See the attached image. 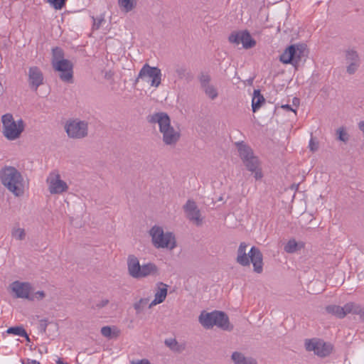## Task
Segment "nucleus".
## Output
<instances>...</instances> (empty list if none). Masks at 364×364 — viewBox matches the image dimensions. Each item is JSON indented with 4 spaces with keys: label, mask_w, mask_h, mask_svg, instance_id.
Wrapping results in <instances>:
<instances>
[{
    "label": "nucleus",
    "mask_w": 364,
    "mask_h": 364,
    "mask_svg": "<svg viewBox=\"0 0 364 364\" xmlns=\"http://www.w3.org/2000/svg\"><path fill=\"white\" fill-rule=\"evenodd\" d=\"M149 299L144 298L139 299L137 302L134 304V308L136 311V313H140L149 304Z\"/></svg>",
    "instance_id": "obj_34"
},
{
    "label": "nucleus",
    "mask_w": 364,
    "mask_h": 364,
    "mask_svg": "<svg viewBox=\"0 0 364 364\" xmlns=\"http://www.w3.org/2000/svg\"><path fill=\"white\" fill-rule=\"evenodd\" d=\"M3 92H4V87H3L2 84L0 82V95L3 93Z\"/></svg>",
    "instance_id": "obj_46"
},
{
    "label": "nucleus",
    "mask_w": 364,
    "mask_h": 364,
    "mask_svg": "<svg viewBox=\"0 0 364 364\" xmlns=\"http://www.w3.org/2000/svg\"><path fill=\"white\" fill-rule=\"evenodd\" d=\"M231 359L234 364H257L255 358L246 357L243 353L238 351L232 353Z\"/></svg>",
    "instance_id": "obj_24"
},
{
    "label": "nucleus",
    "mask_w": 364,
    "mask_h": 364,
    "mask_svg": "<svg viewBox=\"0 0 364 364\" xmlns=\"http://www.w3.org/2000/svg\"><path fill=\"white\" fill-rule=\"evenodd\" d=\"M282 108L285 109V110H287V111L295 112V110L293 109L289 105H284L282 106Z\"/></svg>",
    "instance_id": "obj_45"
},
{
    "label": "nucleus",
    "mask_w": 364,
    "mask_h": 364,
    "mask_svg": "<svg viewBox=\"0 0 364 364\" xmlns=\"http://www.w3.org/2000/svg\"><path fill=\"white\" fill-rule=\"evenodd\" d=\"M242 162L247 169L254 173V177L256 180L261 179L263 177L260 163L257 156L254 155Z\"/></svg>",
    "instance_id": "obj_19"
},
{
    "label": "nucleus",
    "mask_w": 364,
    "mask_h": 364,
    "mask_svg": "<svg viewBox=\"0 0 364 364\" xmlns=\"http://www.w3.org/2000/svg\"><path fill=\"white\" fill-rule=\"evenodd\" d=\"M131 364H151L149 360L144 358L141 360H133L131 361Z\"/></svg>",
    "instance_id": "obj_44"
},
{
    "label": "nucleus",
    "mask_w": 364,
    "mask_h": 364,
    "mask_svg": "<svg viewBox=\"0 0 364 364\" xmlns=\"http://www.w3.org/2000/svg\"><path fill=\"white\" fill-rule=\"evenodd\" d=\"M101 333L103 336L106 337V338H111L112 337V328L111 327L107 326H103L102 328H101Z\"/></svg>",
    "instance_id": "obj_41"
},
{
    "label": "nucleus",
    "mask_w": 364,
    "mask_h": 364,
    "mask_svg": "<svg viewBox=\"0 0 364 364\" xmlns=\"http://www.w3.org/2000/svg\"><path fill=\"white\" fill-rule=\"evenodd\" d=\"M215 318V326L225 331L232 329L233 327L230 324L228 316L224 312L216 311Z\"/></svg>",
    "instance_id": "obj_23"
},
{
    "label": "nucleus",
    "mask_w": 364,
    "mask_h": 364,
    "mask_svg": "<svg viewBox=\"0 0 364 364\" xmlns=\"http://www.w3.org/2000/svg\"><path fill=\"white\" fill-rule=\"evenodd\" d=\"M64 58V52L63 50L58 47H55L52 50V65H53V63H56L57 61L65 60Z\"/></svg>",
    "instance_id": "obj_31"
},
{
    "label": "nucleus",
    "mask_w": 364,
    "mask_h": 364,
    "mask_svg": "<svg viewBox=\"0 0 364 364\" xmlns=\"http://www.w3.org/2000/svg\"><path fill=\"white\" fill-rule=\"evenodd\" d=\"M46 297V293L43 291H38L33 294L31 293L29 301H41Z\"/></svg>",
    "instance_id": "obj_36"
},
{
    "label": "nucleus",
    "mask_w": 364,
    "mask_h": 364,
    "mask_svg": "<svg viewBox=\"0 0 364 364\" xmlns=\"http://www.w3.org/2000/svg\"><path fill=\"white\" fill-rule=\"evenodd\" d=\"M109 303V300L108 299L102 298V299L98 300L97 301H96L94 308L100 309H102V308L106 306Z\"/></svg>",
    "instance_id": "obj_39"
},
{
    "label": "nucleus",
    "mask_w": 364,
    "mask_h": 364,
    "mask_svg": "<svg viewBox=\"0 0 364 364\" xmlns=\"http://www.w3.org/2000/svg\"><path fill=\"white\" fill-rule=\"evenodd\" d=\"M151 242L156 248L173 250L176 246L175 236L170 232H164L161 227L154 225L149 230Z\"/></svg>",
    "instance_id": "obj_6"
},
{
    "label": "nucleus",
    "mask_w": 364,
    "mask_h": 364,
    "mask_svg": "<svg viewBox=\"0 0 364 364\" xmlns=\"http://www.w3.org/2000/svg\"><path fill=\"white\" fill-rule=\"evenodd\" d=\"M2 134L9 141L19 139L25 129V122L22 119L15 120L13 115L6 113L1 116Z\"/></svg>",
    "instance_id": "obj_5"
},
{
    "label": "nucleus",
    "mask_w": 364,
    "mask_h": 364,
    "mask_svg": "<svg viewBox=\"0 0 364 364\" xmlns=\"http://www.w3.org/2000/svg\"><path fill=\"white\" fill-rule=\"evenodd\" d=\"M156 286L157 289L154 294V299L149 304V308L162 303L167 296L168 286L166 284L163 282H159L157 283Z\"/></svg>",
    "instance_id": "obj_21"
},
{
    "label": "nucleus",
    "mask_w": 364,
    "mask_h": 364,
    "mask_svg": "<svg viewBox=\"0 0 364 364\" xmlns=\"http://www.w3.org/2000/svg\"><path fill=\"white\" fill-rule=\"evenodd\" d=\"M176 74L178 78L182 79L186 76V69L184 67H178L176 69Z\"/></svg>",
    "instance_id": "obj_42"
},
{
    "label": "nucleus",
    "mask_w": 364,
    "mask_h": 364,
    "mask_svg": "<svg viewBox=\"0 0 364 364\" xmlns=\"http://www.w3.org/2000/svg\"><path fill=\"white\" fill-rule=\"evenodd\" d=\"M247 244L242 242L240 244L237 251L236 262L243 266L253 265L254 272L261 274L263 271V255L259 248L252 247L247 253Z\"/></svg>",
    "instance_id": "obj_3"
},
{
    "label": "nucleus",
    "mask_w": 364,
    "mask_h": 364,
    "mask_svg": "<svg viewBox=\"0 0 364 364\" xmlns=\"http://www.w3.org/2000/svg\"><path fill=\"white\" fill-rule=\"evenodd\" d=\"M229 41L237 46L241 43L242 47L246 49L251 48L256 44L255 41L247 31L231 33L229 36Z\"/></svg>",
    "instance_id": "obj_13"
},
{
    "label": "nucleus",
    "mask_w": 364,
    "mask_h": 364,
    "mask_svg": "<svg viewBox=\"0 0 364 364\" xmlns=\"http://www.w3.org/2000/svg\"><path fill=\"white\" fill-rule=\"evenodd\" d=\"M48 324L47 319H41L39 321L38 330L41 333H46L47 326Z\"/></svg>",
    "instance_id": "obj_43"
},
{
    "label": "nucleus",
    "mask_w": 364,
    "mask_h": 364,
    "mask_svg": "<svg viewBox=\"0 0 364 364\" xmlns=\"http://www.w3.org/2000/svg\"><path fill=\"white\" fill-rule=\"evenodd\" d=\"M349 314L358 315L362 320H364V307L358 304L350 302Z\"/></svg>",
    "instance_id": "obj_30"
},
{
    "label": "nucleus",
    "mask_w": 364,
    "mask_h": 364,
    "mask_svg": "<svg viewBox=\"0 0 364 364\" xmlns=\"http://www.w3.org/2000/svg\"><path fill=\"white\" fill-rule=\"evenodd\" d=\"M1 184L16 197L25 193L26 181L21 172L12 166H4L0 170Z\"/></svg>",
    "instance_id": "obj_1"
},
{
    "label": "nucleus",
    "mask_w": 364,
    "mask_h": 364,
    "mask_svg": "<svg viewBox=\"0 0 364 364\" xmlns=\"http://www.w3.org/2000/svg\"><path fill=\"white\" fill-rule=\"evenodd\" d=\"M198 80L206 96L213 100L216 99L218 96V92L217 88L210 82V75L206 73H202L198 76Z\"/></svg>",
    "instance_id": "obj_17"
},
{
    "label": "nucleus",
    "mask_w": 364,
    "mask_h": 364,
    "mask_svg": "<svg viewBox=\"0 0 364 364\" xmlns=\"http://www.w3.org/2000/svg\"><path fill=\"white\" fill-rule=\"evenodd\" d=\"M306 46L303 43L288 46L279 56V60L284 64H291L297 68L306 55Z\"/></svg>",
    "instance_id": "obj_7"
},
{
    "label": "nucleus",
    "mask_w": 364,
    "mask_h": 364,
    "mask_svg": "<svg viewBox=\"0 0 364 364\" xmlns=\"http://www.w3.org/2000/svg\"><path fill=\"white\" fill-rule=\"evenodd\" d=\"M55 9H61L67 0H48Z\"/></svg>",
    "instance_id": "obj_37"
},
{
    "label": "nucleus",
    "mask_w": 364,
    "mask_h": 364,
    "mask_svg": "<svg viewBox=\"0 0 364 364\" xmlns=\"http://www.w3.org/2000/svg\"><path fill=\"white\" fill-rule=\"evenodd\" d=\"M127 269L129 274L134 279L156 277L159 274V269L154 263L147 262L141 265L138 258L133 255L128 256Z\"/></svg>",
    "instance_id": "obj_4"
},
{
    "label": "nucleus",
    "mask_w": 364,
    "mask_h": 364,
    "mask_svg": "<svg viewBox=\"0 0 364 364\" xmlns=\"http://www.w3.org/2000/svg\"><path fill=\"white\" fill-rule=\"evenodd\" d=\"M216 311L212 312L202 311L198 317L200 323L206 329L212 328L215 324Z\"/></svg>",
    "instance_id": "obj_22"
},
{
    "label": "nucleus",
    "mask_w": 364,
    "mask_h": 364,
    "mask_svg": "<svg viewBox=\"0 0 364 364\" xmlns=\"http://www.w3.org/2000/svg\"><path fill=\"white\" fill-rule=\"evenodd\" d=\"M183 208L186 218L190 221H192L196 225H200L202 224L203 220L200 215V211L193 200H188Z\"/></svg>",
    "instance_id": "obj_15"
},
{
    "label": "nucleus",
    "mask_w": 364,
    "mask_h": 364,
    "mask_svg": "<svg viewBox=\"0 0 364 364\" xmlns=\"http://www.w3.org/2000/svg\"><path fill=\"white\" fill-rule=\"evenodd\" d=\"M10 288L16 298L28 300L32 291V285L29 282L15 281L11 284Z\"/></svg>",
    "instance_id": "obj_18"
},
{
    "label": "nucleus",
    "mask_w": 364,
    "mask_h": 364,
    "mask_svg": "<svg viewBox=\"0 0 364 364\" xmlns=\"http://www.w3.org/2000/svg\"><path fill=\"white\" fill-rule=\"evenodd\" d=\"M121 11L129 13L134 9L137 5V0H117Z\"/></svg>",
    "instance_id": "obj_28"
},
{
    "label": "nucleus",
    "mask_w": 364,
    "mask_h": 364,
    "mask_svg": "<svg viewBox=\"0 0 364 364\" xmlns=\"http://www.w3.org/2000/svg\"><path fill=\"white\" fill-rule=\"evenodd\" d=\"M349 306L350 302L346 303L343 306L331 304L325 307V311L327 314L338 318H343L347 314H349Z\"/></svg>",
    "instance_id": "obj_20"
},
{
    "label": "nucleus",
    "mask_w": 364,
    "mask_h": 364,
    "mask_svg": "<svg viewBox=\"0 0 364 364\" xmlns=\"http://www.w3.org/2000/svg\"><path fill=\"white\" fill-rule=\"evenodd\" d=\"M29 87L34 91L43 84L44 76L41 69L37 66H31L26 73Z\"/></svg>",
    "instance_id": "obj_14"
},
{
    "label": "nucleus",
    "mask_w": 364,
    "mask_h": 364,
    "mask_svg": "<svg viewBox=\"0 0 364 364\" xmlns=\"http://www.w3.org/2000/svg\"><path fill=\"white\" fill-rule=\"evenodd\" d=\"M53 68L60 73V80L65 82H72L73 78V64L69 60L53 63Z\"/></svg>",
    "instance_id": "obj_12"
},
{
    "label": "nucleus",
    "mask_w": 364,
    "mask_h": 364,
    "mask_svg": "<svg viewBox=\"0 0 364 364\" xmlns=\"http://www.w3.org/2000/svg\"><path fill=\"white\" fill-rule=\"evenodd\" d=\"M151 123H157L166 145L174 146L178 141L181 134L171 125V119L165 112H157L150 116Z\"/></svg>",
    "instance_id": "obj_2"
},
{
    "label": "nucleus",
    "mask_w": 364,
    "mask_h": 364,
    "mask_svg": "<svg viewBox=\"0 0 364 364\" xmlns=\"http://www.w3.org/2000/svg\"><path fill=\"white\" fill-rule=\"evenodd\" d=\"M92 18L93 20L92 28L95 30L99 29L102 25V21H104V18L102 16L97 18L92 16Z\"/></svg>",
    "instance_id": "obj_40"
},
{
    "label": "nucleus",
    "mask_w": 364,
    "mask_h": 364,
    "mask_svg": "<svg viewBox=\"0 0 364 364\" xmlns=\"http://www.w3.org/2000/svg\"><path fill=\"white\" fill-rule=\"evenodd\" d=\"M247 81H248V83H249V84H252V82H253V79H252V78H250V79H249Z\"/></svg>",
    "instance_id": "obj_48"
},
{
    "label": "nucleus",
    "mask_w": 364,
    "mask_h": 364,
    "mask_svg": "<svg viewBox=\"0 0 364 364\" xmlns=\"http://www.w3.org/2000/svg\"><path fill=\"white\" fill-rule=\"evenodd\" d=\"M48 188L50 194H61L68 190V186L63 181L59 173L51 172L46 179Z\"/></svg>",
    "instance_id": "obj_11"
},
{
    "label": "nucleus",
    "mask_w": 364,
    "mask_h": 364,
    "mask_svg": "<svg viewBox=\"0 0 364 364\" xmlns=\"http://www.w3.org/2000/svg\"><path fill=\"white\" fill-rule=\"evenodd\" d=\"M6 333L14 334L25 338L27 341H30L29 336L26 330L22 326H14L7 329Z\"/></svg>",
    "instance_id": "obj_29"
},
{
    "label": "nucleus",
    "mask_w": 364,
    "mask_h": 364,
    "mask_svg": "<svg viewBox=\"0 0 364 364\" xmlns=\"http://www.w3.org/2000/svg\"><path fill=\"white\" fill-rule=\"evenodd\" d=\"M164 343L167 347H168L172 350L177 352L181 350L180 346L178 345V341L175 338L166 339Z\"/></svg>",
    "instance_id": "obj_33"
},
{
    "label": "nucleus",
    "mask_w": 364,
    "mask_h": 364,
    "mask_svg": "<svg viewBox=\"0 0 364 364\" xmlns=\"http://www.w3.org/2000/svg\"><path fill=\"white\" fill-rule=\"evenodd\" d=\"M161 71L158 67H151L146 63L140 70L137 80H141L150 83L151 87H158L161 82Z\"/></svg>",
    "instance_id": "obj_9"
},
{
    "label": "nucleus",
    "mask_w": 364,
    "mask_h": 364,
    "mask_svg": "<svg viewBox=\"0 0 364 364\" xmlns=\"http://www.w3.org/2000/svg\"><path fill=\"white\" fill-rule=\"evenodd\" d=\"M336 133H337V135H338V139L339 141H343V142H347L348 141L349 135L346 132V131L345 130V129L343 127L339 128L336 131Z\"/></svg>",
    "instance_id": "obj_35"
},
{
    "label": "nucleus",
    "mask_w": 364,
    "mask_h": 364,
    "mask_svg": "<svg viewBox=\"0 0 364 364\" xmlns=\"http://www.w3.org/2000/svg\"><path fill=\"white\" fill-rule=\"evenodd\" d=\"M346 72L349 75H353L360 66V58L355 50L349 49L345 53Z\"/></svg>",
    "instance_id": "obj_16"
},
{
    "label": "nucleus",
    "mask_w": 364,
    "mask_h": 364,
    "mask_svg": "<svg viewBox=\"0 0 364 364\" xmlns=\"http://www.w3.org/2000/svg\"><path fill=\"white\" fill-rule=\"evenodd\" d=\"M65 130L70 138L82 139L87 136L88 124L78 119H70L65 123Z\"/></svg>",
    "instance_id": "obj_8"
},
{
    "label": "nucleus",
    "mask_w": 364,
    "mask_h": 364,
    "mask_svg": "<svg viewBox=\"0 0 364 364\" xmlns=\"http://www.w3.org/2000/svg\"><path fill=\"white\" fill-rule=\"evenodd\" d=\"M309 149L312 152L316 151L318 149V141L311 137L309 140Z\"/></svg>",
    "instance_id": "obj_38"
},
{
    "label": "nucleus",
    "mask_w": 364,
    "mask_h": 364,
    "mask_svg": "<svg viewBox=\"0 0 364 364\" xmlns=\"http://www.w3.org/2000/svg\"><path fill=\"white\" fill-rule=\"evenodd\" d=\"M236 145L237 147L240 157L241 158L242 161H247V159L254 156L252 149L243 141L237 142Z\"/></svg>",
    "instance_id": "obj_25"
},
{
    "label": "nucleus",
    "mask_w": 364,
    "mask_h": 364,
    "mask_svg": "<svg viewBox=\"0 0 364 364\" xmlns=\"http://www.w3.org/2000/svg\"><path fill=\"white\" fill-rule=\"evenodd\" d=\"M31 363H32V364H40V363H39L38 361L35 360H33L31 361Z\"/></svg>",
    "instance_id": "obj_47"
},
{
    "label": "nucleus",
    "mask_w": 364,
    "mask_h": 364,
    "mask_svg": "<svg viewBox=\"0 0 364 364\" xmlns=\"http://www.w3.org/2000/svg\"><path fill=\"white\" fill-rule=\"evenodd\" d=\"M304 247V243L302 242H296L294 239L289 240L285 245L284 250L287 253H294L298 250Z\"/></svg>",
    "instance_id": "obj_27"
},
{
    "label": "nucleus",
    "mask_w": 364,
    "mask_h": 364,
    "mask_svg": "<svg viewBox=\"0 0 364 364\" xmlns=\"http://www.w3.org/2000/svg\"><path fill=\"white\" fill-rule=\"evenodd\" d=\"M11 236L18 240H23L26 237L25 230L21 228H14L11 230Z\"/></svg>",
    "instance_id": "obj_32"
},
{
    "label": "nucleus",
    "mask_w": 364,
    "mask_h": 364,
    "mask_svg": "<svg viewBox=\"0 0 364 364\" xmlns=\"http://www.w3.org/2000/svg\"><path fill=\"white\" fill-rule=\"evenodd\" d=\"M265 102V99L260 93L259 90H255L252 100V109L253 112H256L262 105Z\"/></svg>",
    "instance_id": "obj_26"
},
{
    "label": "nucleus",
    "mask_w": 364,
    "mask_h": 364,
    "mask_svg": "<svg viewBox=\"0 0 364 364\" xmlns=\"http://www.w3.org/2000/svg\"><path fill=\"white\" fill-rule=\"evenodd\" d=\"M305 348L307 351H313L315 355L320 357H326L330 354L331 346L318 338L306 339Z\"/></svg>",
    "instance_id": "obj_10"
}]
</instances>
